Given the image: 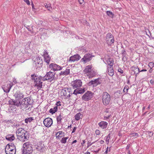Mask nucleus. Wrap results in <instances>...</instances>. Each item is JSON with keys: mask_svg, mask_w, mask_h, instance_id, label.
<instances>
[{"mask_svg": "<svg viewBox=\"0 0 154 154\" xmlns=\"http://www.w3.org/2000/svg\"><path fill=\"white\" fill-rule=\"evenodd\" d=\"M31 5H32V9L33 10H34L35 9V8L34 7V4L32 2Z\"/></svg>", "mask_w": 154, "mask_h": 154, "instance_id": "obj_58", "label": "nucleus"}, {"mask_svg": "<svg viewBox=\"0 0 154 154\" xmlns=\"http://www.w3.org/2000/svg\"><path fill=\"white\" fill-rule=\"evenodd\" d=\"M6 139L7 140L11 141L15 139V137L13 134H9L6 137Z\"/></svg>", "mask_w": 154, "mask_h": 154, "instance_id": "obj_26", "label": "nucleus"}, {"mask_svg": "<svg viewBox=\"0 0 154 154\" xmlns=\"http://www.w3.org/2000/svg\"><path fill=\"white\" fill-rule=\"evenodd\" d=\"M106 141L107 143L109 142V140L110 138V134H109L108 136L106 137Z\"/></svg>", "mask_w": 154, "mask_h": 154, "instance_id": "obj_45", "label": "nucleus"}, {"mask_svg": "<svg viewBox=\"0 0 154 154\" xmlns=\"http://www.w3.org/2000/svg\"><path fill=\"white\" fill-rule=\"evenodd\" d=\"M99 80V79H95L94 80H91L88 82V85L89 86L93 85V87H96L98 85L101 83V82Z\"/></svg>", "mask_w": 154, "mask_h": 154, "instance_id": "obj_14", "label": "nucleus"}, {"mask_svg": "<svg viewBox=\"0 0 154 154\" xmlns=\"http://www.w3.org/2000/svg\"><path fill=\"white\" fill-rule=\"evenodd\" d=\"M130 134L131 135L132 137L137 136L138 137V134L136 132H131L130 133Z\"/></svg>", "mask_w": 154, "mask_h": 154, "instance_id": "obj_44", "label": "nucleus"}, {"mask_svg": "<svg viewBox=\"0 0 154 154\" xmlns=\"http://www.w3.org/2000/svg\"><path fill=\"white\" fill-rule=\"evenodd\" d=\"M92 67V66L91 65H89L86 66L84 70V72L85 73H90V76H89V78H92L94 77L95 75V73L92 74V72L91 71V69Z\"/></svg>", "mask_w": 154, "mask_h": 154, "instance_id": "obj_11", "label": "nucleus"}, {"mask_svg": "<svg viewBox=\"0 0 154 154\" xmlns=\"http://www.w3.org/2000/svg\"><path fill=\"white\" fill-rule=\"evenodd\" d=\"M43 123L46 127H50L53 123L52 120L50 118H46L44 120Z\"/></svg>", "mask_w": 154, "mask_h": 154, "instance_id": "obj_13", "label": "nucleus"}, {"mask_svg": "<svg viewBox=\"0 0 154 154\" xmlns=\"http://www.w3.org/2000/svg\"><path fill=\"white\" fill-rule=\"evenodd\" d=\"M34 120L33 117H29L26 118L25 119V122L27 124L28 123H30Z\"/></svg>", "mask_w": 154, "mask_h": 154, "instance_id": "obj_32", "label": "nucleus"}, {"mask_svg": "<svg viewBox=\"0 0 154 154\" xmlns=\"http://www.w3.org/2000/svg\"><path fill=\"white\" fill-rule=\"evenodd\" d=\"M42 77L41 76H38L36 73H34L31 75V79L34 80V83L38 80H42Z\"/></svg>", "mask_w": 154, "mask_h": 154, "instance_id": "obj_18", "label": "nucleus"}, {"mask_svg": "<svg viewBox=\"0 0 154 154\" xmlns=\"http://www.w3.org/2000/svg\"><path fill=\"white\" fill-rule=\"evenodd\" d=\"M82 115L80 112L77 113L75 116V119L77 121L79 120L80 119H82Z\"/></svg>", "mask_w": 154, "mask_h": 154, "instance_id": "obj_28", "label": "nucleus"}, {"mask_svg": "<svg viewBox=\"0 0 154 154\" xmlns=\"http://www.w3.org/2000/svg\"><path fill=\"white\" fill-rule=\"evenodd\" d=\"M93 56L90 54L88 53L85 54L84 57L81 59V60L85 63H87L91 59V58Z\"/></svg>", "mask_w": 154, "mask_h": 154, "instance_id": "obj_16", "label": "nucleus"}, {"mask_svg": "<svg viewBox=\"0 0 154 154\" xmlns=\"http://www.w3.org/2000/svg\"><path fill=\"white\" fill-rule=\"evenodd\" d=\"M30 151L27 150L26 149H23L22 150V154H32Z\"/></svg>", "mask_w": 154, "mask_h": 154, "instance_id": "obj_34", "label": "nucleus"}, {"mask_svg": "<svg viewBox=\"0 0 154 154\" xmlns=\"http://www.w3.org/2000/svg\"><path fill=\"white\" fill-rule=\"evenodd\" d=\"M100 131L98 129H97L95 131V133L97 135H99L100 134Z\"/></svg>", "mask_w": 154, "mask_h": 154, "instance_id": "obj_52", "label": "nucleus"}, {"mask_svg": "<svg viewBox=\"0 0 154 154\" xmlns=\"http://www.w3.org/2000/svg\"><path fill=\"white\" fill-rule=\"evenodd\" d=\"M85 91V88H78L75 89L73 93H71V95L75 94L77 95L78 94H82L84 93Z\"/></svg>", "mask_w": 154, "mask_h": 154, "instance_id": "obj_12", "label": "nucleus"}, {"mask_svg": "<svg viewBox=\"0 0 154 154\" xmlns=\"http://www.w3.org/2000/svg\"><path fill=\"white\" fill-rule=\"evenodd\" d=\"M71 88H64L61 90L62 92L63 93V95L66 97V98H68L70 97L71 93H72Z\"/></svg>", "mask_w": 154, "mask_h": 154, "instance_id": "obj_8", "label": "nucleus"}, {"mask_svg": "<svg viewBox=\"0 0 154 154\" xmlns=\"http://www.w3.org/2000/svg\"><path fill=\"white\" fill-rule=\"evenodd\" d=\"M128 89H129L128 86V85H126L125 86V87L124 88V89L123 90V92H126V93L127 94H128L127 92H128Z\"/></svg>", "mask_w": 154, "mask_h": 154, "instance_id": "obj_43", "label": "nucleus"}, {"mask_svg": "<svg viewBox=\"0 0 154 154\" xmlns=\"http://www.w3.org/2000/svg\"><path fill=\"white\" fill-rule=\"evenodd\" d=\"M131 70L134 72V74H135L136 76L140 72V70L138 66H133L131 68Z\"/></svg>", "mask_w": 154, "mask_h": 154, "instance_id": "obj_19", "label": "nucleus"}, {"mask_svg": "<svg viewBox=\"0 0 154 154\" xmlns=\"http://www.w3.org/2000/svg\"><path fill=\"white\" fill-rule=\"evenodd\" d=\"M78 1H79V3L80 4H81L82 3H83L84 2V0H78Z\"/></svg>", "mask_w": 154, "mask_h": 154, "instance_id": "obj_60", "label": "nucleus"}, {"mask_svg": "<svg viewBox=\"0 0 154 154\" xmlns=\"http://www.w3.org/2000/svg\"><path fill=\"white\" fill-rule=\"evenodd\" d=\"M130 147V144H128L127 146L126 149H128Z\"/></svg>", "mask_w": 154, "mask_h": 154, "instance_id": "obj_61", "label": "nucleus"}, {"mask_svg": "<svg viewBox=\"0 0 154 154\" xmlns=\"http://www.w3.org/2000/svg\"><path fill=\"white\" fill-rule=\"evenodd\" d=\"M44 61L47 63V64L49 63V62L51 58L49 56H47L44 57Z\"/></svg>", "mask_w": 154, "mask_h": 154, "instance_id": "obj_33", "label": "nucleus"}, {"mask_svg": "<svg viewBox=\"0 0 154 154\" xmlns=\"http://www.w3.org/2000/svg\"><path fill=\"white\" fill-rule=\"evenodd\" d=\"M121 96L120 91H118L114 94V96L116 98L119 97Z\"/></svg>", "mask_w": 154, "mask_h": 154, "instance_id": "obj_36", "label": "nucleus"}, {"mask_svg": "<svg viewBox=\"0 0 154 154\" xmlns=\"http://www.w3.org/2000/svg\"><path fill=\"white\" fill-rule=\"evenodd\" d=\"M24 1L28 5H30V3L29 0H25Z\"/></svg>", "mask_w": 154, "mask_h": 154, "instance_id": "obj_57", "label": "nucleus"}, {"mask_svg": "<svg viewBox=\"0 0 154 154\" xmlns=\"http://www.w3.org/2000/svg\"><path fill=\"white\" fill-rule=\"evenodd\" d=\"M77 128L76 127H75L72 130V133H74L75 132L76 130V129Z\"/></svg>", "mask_w": 154, "mask_h": 154, "instance_id": "obj_59", "label": "nucleus"}, {"mask_svg": "<svg viewBox=\"0 0 154 154\" xmlns=\"http://www.w3.org/2000/svg\"><path fill=\"white\" fill-rule=\"evenodd\" d=\"M81 58V57L78 54L74 55L70 57L69 61L74 62L75 61H78Z\"/></svg>", "mask_w": 154, "mask_h": 154, "instance_id": "obj_20", "label": "nucleus"}, {"mask_svg": "<svg viewBox=\"0 0 154 154\" xmlns=\"http://www.w3.org/2000/svg\"><path fill=\"white\" fill-rule=\"evenodd\" d=\"M49 67L53 69L54 71H55L62 69L63 67L60 66L55 63H51L50 64Z\"/></svg>", "mask_w": 154, "mask_h": 154, "instance_id": "obj_15", "label": "nucleus"}, {"mask_svg": "<svg viewBox=\"0 0 154 154\" xmlns=\"http://www.w3.org/2000/svg\"><path fill=\"white\" fill-rule=\"evenodd\" d=\"M70 73V69L69 68L66 69V70L64 71H62L59 73L60 75H64L69 74Z\"/></svg>", "mask_w": 154, "mask_h": 154, "instance_id": "obj_25", "label": "nucleus"}, {"mask_svg": "<svg viewBox=\"0 0 154 154\" xmlns=\"http://www.w3.org/2000/svg\"><path fill=\"white\" fill-rule=\"evenodd\" d=\"M47 56H49L48 55V53L47 52V50H45L44 51L43 56L44 57Z\"/></svg>", "mask_w": 154, "mask_h": 154, "instance_id": "obj_48", "label": "nucleus"}, {"mask_svg": "<svg viewBox=\"0 0 154 154\" xmlns=\"http://www.w3.org/2000/svg\"><path fill=\"white\" fill-rule=\"evenodd\" d=\"M152 71V67L150 68V69L149 70V72L150 73H151Z\"/></svg>", "mask_w": 154, "mask_h": 154, "instance_id": "obj_64", "label": "nucleus"}, {"mask_svg": "<svg viewBox=\"0 0 154 154\" xmlns=\"http://www.w3.org/2000/svg\"><path fill=\"white\" fill-rule=\"evenodd\" d=\"M98 125L100 127L104 129L107 127L108 123L106 122L102 121L98 123Z\"/></svg>", "mask_w": 154, "mask_h": 154, "instance_id": "obj_23", "label": "nucleus"}, {"mask_svg": "<svg viewBox=\"0 0 154 154\" xmlns=\"http://www.w3.org/2000/svg\"><path fill=\"white\" fill-rule=\"evenodd\" d=\"M42 79L38 80L34 83L35 86H37L38 88H42Z\"/></svg>", "mask_w": 154, "mask_h": 154, "instance_id": "obj_22", "label": "nucleus"}, {"mask_svg": "<svg viewBox=\"0 0 154 154\" xmlns=\"http://www.w3.org/2000/svg\"><path fill=\"white\" fill-rule=\"evenodd\" d=\"M5 152L6 154H15V151H10L9 150H5Z\"/></svg>", "mask_w": 154, "mask_h": 154, "instance_id": "obj_42", "label": "nucleus"}, {"mask_svg": "<svg viewBox=\"0 0 154 154\" xmlns=\"http://www.w3.org/2000/svg\"><path fill=\"white\" fill-rule=\"evenodd\" d=\"M106 14L111 17L112 18L113 17L114 14L111 11H106Z\"/></svg>", "mask_w": 154, "mask_h": 154, "instance_id": "obj_39", "label": "nucleus"}, {"mask_svg": "<svg viewBox=\"0 0 154 154\" xmlns=\"http://www.w3.org/2000/svg\"><path fill=\"white\" fill-rule=\"evenodd\" d=\"M32 145L30 142H26L23 144V149H26V148H28Z\"/></svg>", "mask_w": 154, "mask_h": 154, "instance_id": "obj_30", "label": "nucleus"}, {"mask_svg": "<svg viewBox=\"0 0 154 154\" xmlns=\"http://www.w3.org/2000/svg\"><path fill=\"white\" fill-rule=\"evenodd\" d=\"M64 134V133L62 131H59L57 132L55 134L56 138L59 139L61 137H63L64 136V135L61 136H59V135H58V134Z\"/></svg>", "mask_w": 154, "mask_h": 154, "instance_id": "obj_27", "label": "nucleus"}, {"mask_svg": "<svg viewBox=\"0 0 154 154\" xmlns=\"http://www.w3.org/2000/svg\"><path fill=\"white\" fill-rule=\"evenodd\" d=\"M148 66L150 68L153 67L154 66V63L153 62H150L149 63Z\"/></svg>", "mask_w": 154, "mask_h": 154, "instance_id": "obj_46", "label": "nucleus"}, {"mask_svg": "<svg viewBox=\"0 0 154 154\" xmlns=\"http://www.w3.org/2000/svg\"><path fill=\"white\" fill-rule=\"evenodd\" d=\"M26 149H27V150H29V151H30V152L32 153V152L33 151V149L32 147V146H29L28 148H26Z\"/></svg>", "mask_w": 154, "mask_h": 154, "instance_id": "obj_47", "label": "nucleus"}, {"mask_svg": "<svg viewBox=\"0 0 154 154\" xmlns=\"http://www.w3.org/2000/svg\"><path fill=\"white\" fill-rule=\"evenodd\" d=\"M108 73L109 75L112 76L114 74V72L112 67H108L107 68Z\"/></svg>", "mask_w": 154, "mask_h": 154, "instance_id": "obj_24", "label": "nucleus"}, {"mask_svg": "<svg viewBox=\"0 0 154 154\" xmlns=\"http://www.w3.org/2000/svg\"><path fill=\"white\" fill-rule=\"evenodd\" d=\"M57 110V107L55 106L53 108H51L50 109L49 112L51 114H53L56 112Z\"/></svg>", "mask_w": 154, "mask_h": 154, "instance_id": "obj_31", "label": "nucleus"}, {"mask_svg": "<svg viewBox=\"0 0 154 154\" xmlns=\"http://www.w3.org/2000/svg\"><path fill=\"white\" fill-rule=\"evenodd\" d=\"M110 96L106 92H104L102 95V103L103 105L107 106L109 103L110 101Z\"/></svg>", "mask_w": 154, "mask_h": 154, "instance_id": "obj_4", "label": "nucleus"}, {"mask_svg": "<svg viewBox=\"0 0 154 154\" xmlns=\"http://www.w3.org/2000/svg\"><path fill=\"white\" fill-rule=\"evenodd\" d=\"M14 96L15 97V100L14 101L12 100V103H10V104L15 106H18L19 104H20L19 103H20V101L24 98V95L23 92L17 90L14 94Z\"/></svg>", "mask_w": 154, "mask_h": 154, "instance_id": "obj_2", "label": "nucleus"}, {"mask_svg": "<svg viewBox=\"0 0 154 154\" xmlns=\"http://www.w3.org/2000/svg\"><path fill=\"white\" fill-rule=\"evenodd\" d=\"M63 117L61 115V114L60 113V115L58 116L57 118V123L58 124H60L61 123V120L62 119Z\"/></svg>", "mask_w": 154, "mask_h": 154, "instance_id": "obj_29", "label": "nucleus"}, {"mask_svg": "<svg viewBox=\"0 0 154 154\" xmlns=\"http://www.w3.org/2000/svg\"><path fill=\"white\" fill-rule=\"evenodd\" d=\"M53 18L54 20H56V21H58V18L57 17H53Z\"/></svg>", "mask_w": 154, "mask_h": 154, "instance_id": "obj_63", "label": "nucleus"}, {"mask_svg": "<svg viewBox=\"0 0 154 154\" xmlns=\"http://www.w3.org/2000/svg\"><path fill=\"white\" fill-rule=\"evenodd\" d=\"M68 138V137H63L62 138L60 141L62 143H65L66 142V141L67 139Z\"/></svg>", "mask_w": 154, "mask_h": 154, "instance_id": "obj_40", "label": "nucleus"}, {"mask_svg": "<svg viewBox=\"0 0 154 154\" xmlns=\"http://www.w3.org/2000/svg\"><path fill=\"white\" fill-rule=\"evenodd\" d=\"M13 85V83H6L2 86L4 92L8 93L10 91V90Z\"/></svg>", "mask_w": 154, "mask_h": 154, "instance_id": "obj_10", "label": "nucleus"}, {"mask_svg": "<svg viewBox=\"0 0 154 154\" xmlns=\"http://www.w3.org/2000/svg\"><path fill=\"white\" fill-rule=\"evenodd\" d=\"M82 82L79 79L76 80L71 83V85L73 89L77 88L82 86Z\"/></svg>", "mask_w": 154, "mask_h": 154, "instance_id": "obj_9", "label": "nucleus"}, {"mask_svg": "<svg viewBox=\"0 0 154 154\" xmlns=\"http://www.w3.org/2000/svg\"><path fill=\"white\" fill-rule=\"evenodd\" d=\"M111 116V115H109L107 116H105L104 117V119H105V120L108 119Z\"/></svg>", "mask_w": 154, "mask_h": 154, "instance_id": "obj_50", "label": "nucleus"}, {"mask_svg": "<svg viewBox=\"0 0 154 154\" xmlns=\"http://www.w3.org/2000/svg\"><path fill=\"white\" fill-rule=\"evenodd\" d=\"M33 103V100H31L30 97H28L23 98L22 100L20 101V104L16 106H20L21 107L27 108L29 105H32Z\"/></svg>", "mask_w": 154, "mask_h": 154, "instance_id": "obj_3", "label": "nucleus"}, {"mask_svg": "<svg viewBox=\"0 0 154 154\" xmlns=\"http://www.w3.org/2000/svg\"><path fill=\"white\" fill-rule=\"evenodd\" d=\"M40 60L41 61H42V60H40V58L39 57H38L37 58V62H36L35 63V64L37 67H38V66H39V67H40L39 65V63L40 62Z\"/></svg>", "mask_w": 154, "mask_h": 154, "instance_id": "obj_38", "label": "nucleus"}, {"mask_svg": "<svg viewBox=\"0 0 154 154\" xmlns=\"http://www.w3.org/2000/svg\"><path fill=\"white\" fill-rule=\"evenodd\" d=\"M147 133L150 137H152L153 135V133L151 131H147Z\"/></svg>", "mask_w": 154, "mask_h": 154, "instance_id": "obj_51", "label": "nucleus"}, {"mask_svg": "<svg viewBox=\"0 0 154 154\" xmlns=\"http://www.w3.org/2000/svg\"><path fill=\"white\" fill-rule=\"evenodd\" d=\"M96 141H97L94 142H93L92 143H91V142H90L89 141H88V143L87 148L89 147V146H91L92 144L94 143Z\"/></svg>", "mask_w": 154, "mask_h": 154, "instance_id": "obj_49", "label": "nucleus"}, {"mask_svg": "<svg viewBox=\"0 0 154 154\" xmlns=\"http://www.w3.org/2000/svg\"><path fill=\"white\" fill-rule=\"evenodd\" d=\"M94 94L90 91H87L82 96V99L83 100L88 101L93 97Z\"/></svg>", "mask_w": 154, "mask_h": 154, "instance_id": "obj_6", "label": "nucleus"}, {"mask_svg": "<svg viewBox=\"0 0 154 154\" xmlns=\"http://www.w3.org/2000/svg\"><path fill=\"white\" fill-rule=\"evenodd\" d=\"M55 73V72L51 71L47 72L46 75L43 77L42 80L45 81L51 79V81H52L54 79L55 80L56 79L54 77Z\"/></svg>", "mask_w": 154, "mask_h": 154, "instance_id": "obj_5", "label": "nucleus"}, {"mask_svg": "<svg viewBox=\"0 0 154 154\" xmlns=\"http://www.w3.org/2000/svg\"><path fill=\"white\" fill-rule=\"evenodd\" d=\"M154 80H151L150 81V83L152 85H153L154 84Z\"/></svg>", "mask_w": 154, "mask_h": 154, "instance_id": "obj_62", "label": "nucleus"}, {"mask_svg": "<svg viewBox=\"0 0 154 154\" xmlns=\"http://www.w3.org/2000/svg\"><path fill=\"white\" fill-rule=\"evenodd\" d=\"M118 72H120L121 74L123 73V70L120 68H119L118 69Z\"/></svg>", "mask_w": 154, "mask_h": 154, "instance_id": "obj_54", "label": "nucleus"}, {"mask_svg": "<svg viewBox=\"0 0 154 154\" xmlns=\"http://www.w3.org/2000/svg\"><path fill=\"white\" fill-rule=\"evenodd\" d=\"M15 147L14 143H11L10 144H8L6 146L5 148V150H9L10 151H15Z\"/></svg>", "mask_w": 154, "mask_h": 154, "instance_id": "obj_17", "label": "nucleus"}, {"mask_svg": "<svg viewBox=\"0 0 154 154\" xmlns=\"http://www.w3.org/2000/svg\"><path fill=\"white\" fill-rule=\"evenodd\" d=\"M26 28L28 29V30L32 34H34V32L33 31V29L32 28V27H30L29 26H27L26 27Z\"/></svg>", "mask_w": 154, "mask_h": 154, "instance_id": "obj_37", "label": "nucleus"}, {"mask_svg": "<svg viewBox=\"0 0 154 154\" xmlns=\"http://www.w3.org/2000/svg\"><path fill=\"white\" fill-rule=\"evenodd\" d=\"M36 149L40 152H43L45 151V147L44 144L42 145V142H39Z\"/></svg>", "mask_w": 154, "mask_h": 154, "instance_id": "obj_21", "label": "nucleus"}, {"mask_svg": "<svg viewBox=\"0 0 154 154\" xmlns=\"http://www.w3.org/2000/svg\"><path fill=\"white\" fill-rule=\"evenodd\" d=\"M27 131H26L22 128H19L16 131V134L18 139L22 142L26 141L28 140L27 138Z\"/></svg>", "mask_w": 154, "mask_h": 154, "instance_id": "obj_1", "label": "nucleus"}, {"mask_svg": "<svg viewBox=\"0 0 154 154\" xmlns=\"http://www.w3.org/2000/svg\"><path fill=\"white\" fill-rule=\"evenodd\" d=\"M107 63L108 65L109 66V67H112V66L114 64V61L113 60L111 61L109 60L107 61Z\"/></svg>", "mask_w": 154, "mask_h": 154, "instance_id": "obj_41", "label": "nucleus"}, {"mask_svg": "<svg viewBox=\"0 0 154 154\" xmlns=\"http://www.w3.org/2000/svg\"><path fill=\"white\" fill-rule=\"evenodd\" d=\"M104 143V141L103 140H101L100 141V142H98L97 143H99V144H103Z\"/></svg>", "mask_w": 154, "mask_h": 154, "instance_id": "obj_56", "label": "nucleus"}, {"mask_svg": "<svg viewBox=\"0 0 154 154\" xmlns=\"http://www.w3.org/2000/svg\"><path fill=\"white\" fill-rule=\"evenodd\" d=\"M56 106L57 107V106H60L61 105L60 102V101H58V102H57L56 103Z\"/></svg>", "mask_w": 154, "mask_h": 154, "instance_id": "obj_53", "label": "nucleus"}, {"mask_svg": "<svg viewBox=\"0 0 154 154\" xmlns=\"http://www.w3.org/2000/svg\"><path fill=\"white\" fill-rule=\"evenodd\" d=\"M106 40V43L110 45L113 43L114 41V37L110 33H108L107 34Z\"/></svg>", "mask_w": 154, "mask_h": 154, "instance_id": "obj_7", "label": "nucleus"}, {"mask_svg": "<svg viewBox=\"0 0 154 154\" xmlns=\"http://www.w3.org/2000/svg\"><path fill=\"white\" fill-rule=\"evenodd\" d=\"M122 54L123 56L122 60H124H124L125 61L126 60L125 57L126 54V52L124 50H122Z\"/></svg>", "mask_w": 154, "mask_h": 154, "instance_id": "obj_35", "label": "nucleus"}, {"mask_svg": "<svg viewBox=\"0 0 154 154\" xmlns=\"http://www.w3.org/2000/svg\"><path fill=\"white\" fill-rule=\"evenodd\" d=\"M46 8L49 11H51L52 9V8L50 7V5H49V6H47V7H46Z\"/></svg>", "mask_w": 154, "mask_h": 154, "instance_id": "obj_55", "label": "nucleus"}]
</instances>
